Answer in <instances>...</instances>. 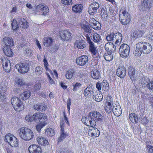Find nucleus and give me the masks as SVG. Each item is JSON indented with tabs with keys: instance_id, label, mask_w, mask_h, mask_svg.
Masks as SVG:
<instances>
[{
	"instance_id": "nucleus-1",
	"label": "nucleus",
	"mask_w": 153,
	"mask_h": 153,
	"mask_svg": "<svg viewBox=\"0 0 153 153\" xmlns=\"http://www.w3.org/2000/svg\"><path fill=\"white\" fill-rule=\"evenodd\" d=\"M19 135L22 139L26 141L31 140L34 136L32 131L26 127H22L20 129Z\"/></svg>"
},
{
	"instance_id": "nucleus-2",
	"label": "nucleus",
	"mask_w": 153,
	"mask_h": 153,
	"mask_svg": "<svg viewBox=\"0 0 153 153\" xmlns=\"http://www.w3.org/2000/svg\"><path fill=\"white\" fill-rule=\"evenodd\" d=\"M11 103L14 108L19 111L24 108V105L22 102L18 97H14L11 99Z\"/></svg>"
},
{
	"instance_id": "nucleus-3",
	"label": "nucleus",
	"mask_w": 153,
	"mask_h": 153,
	"mask_svg": "<svg viewBox=\"0 0 153 153\" xmlns=\"http://www.w3.org/2000/svg\"><path fill=\"white\" fill-rule=\"evenodd\" d=\"M119 19L123 25H127L130 21V15L126 10H122L120 13Z\"/></svg>"
},
{
	"instance_id": "nucleus-4",
	"label": "nucleus",
	"mask_w": 153,
	"mask_h": 153,
	"mask_svg": "<svg viewBox=\"0 0 153 153\" xmlns=\"http://www.w3.org/2000/svg\"><path fill=\"white\" fill-rule=\"evenodd\" d=\"M130 51L129 46L126 44H123L121 45L119 52L121 57L126 58L129 56Z\"/></svg>"
},
{
	"instance_id": "nucleus-5",
	"label": "nucleus",
	"mask_w": 153,
	"mask_h": 153,
	"mask_svg": "<svg viewBox=\"0 0 153 153\" xmlns=\"http://www.w3.org/2000/svg\"><path fill=\"white\" fill-rule=\"evenodd\" d=\"M4 141L8 142L13 147H17L18 145L16 138L10 133L6 135Z\"/></svg>"
},
{
	"instance_id": "nucleus-6",
	"label": "nucleus",
	"mask_w": 153,
	"mask_h": 153,
	"mask_svg": "<svg viewBox=\"0 0 153 153\" xmlns=\"http://www.w3.org/2000/svg\"><path fill=\"white\" fill-rule=\"evenodd\" d=\"M128 75L132 81H136L139 78V73L133 66H130L128 68Z\"/></svg>"
},
{
	"instance_id": "nucleus-7",
	"label": "nucleus",
	"mask_w": 153,
	"mask_h": 153,
	"mask_svg": "<svg viewBox=\"0 0 153 153\" xmlns=\"http://www.w3.org/2000/svg\"><path fill=\"white\" fill-rule=\"evenodd\" d=\"M145 44L146 42H139L136 44V49L134 53L135 56H139L142 53H143Z\"/></svg>"
},
{
	"instance_id": "nucleus-8",
	"label": "nucleus",
	"mask_w": 153,
	"mask_h": 153,
	"mask_svg": "<svg viewBox=\"0 0 153 153\" xmlns=\"http://www.w3.org/2000/svg\"><path fill=\"white\" fill-rule=\"evenodd\" d=\"M15 67L19 72L22 73H25L27 72L29 69L28 65L25 63L17 64Z\"/></svg>"
},
{
	"instance_id": "nucleus-9",
	"label": "nucleus",
	"mask_w": 153,
	"mask_h": 153,
	"mask_svg": "<svg viewBox=\"0 0 153 153\" xmlns=\"http://www.w3.org/2000/svg\"><path fill=\"white\" fill-rule=\"evenodd\" d=\"M36 9L37 12H40L44 16H46L49 12L48 7L45 5L39 4L36 6Z\"/></svg>"
},
{
	"instance_id": "nucleus-10",
	"label": "nucleus",
	"mask_w": 153,
	"mask_h": 153,
	"mask_svg": "<svg viewBox=\"0 0 153 153\" xmlns=\"http://www.w3.org/2000/svg\"><path fill=\"white\" fill-rule=\"evenodd\" d=\"M76 61L77 65L79 66H83L88 62V57L86 56H82L76 58Z\"/></svg>"
},
{
	"instance_id": "nucleus-11",
	"label": "nucleus",
	"mask_w": 153,
	"mask_h": 153,
	"mask_svg": "<svg viewBox=\"0 0 153 153\" xmlns=\"http://www.w3.org/2000/svg\"><path fill=\"white\" fill-rule=\"evenodd\" d=\"M100 7L99 4L97 2H94L91 4L88 8V12L91 15L95 13L97 10Z\"/></svg>"
},
{
	"instance_id": "nucleus-12",
	"label": "nucleus",
	"mask_w": 153,
	"mask_h": 153,
	"mask_svg": "<svg viewBox=\"0 0 153 153\" xmlns=\"http://www.w3.org/2000/svg\"><path fill=\"white\" fill-rule=\"evenodd\" d=\"M59 34L61 38L64 40L67 41L71 38V33L68 30L60 31Z\"/></svg>"
},
{
	"instance_id": "nucleus-13",
	"label": "nucleus",
	"mask_w": 153,
	"mask_h": 153,
	"mask_svg": "<svg viewBox=\"0 0 153 153\" xmlns=\"http://www.w3.org/2000/svg\"><path fill=\"white\" fill-rule=\"evenodd\" d=\"M1 59L2 61V64L5 71L7 72H9L10 71L11 68V65L10 61L7 59H5L4 58L3 59L2 57Z\"/></svg>"
},
{
	"instance_id": "nucleus-14",
	"label": "nucleus",
	"mask_w": 153,
	"mask_h": 153,
	"mask_svg": "<svg viewBox=\"0 0 153 153\" xmlns=\"http://www.w3.org/2000/svg\"><path fill=\"white\" fill-rule=\"evenodd\" d=\"M117 76L122 78H123L126 75V69L123 66H119L116 72Z\"/></svg>"
},
{
	"instance_id": "nucleus-15",
	"label": "nucleus",
	"mask_w": 153,
	"mask_h": 153,
	"mask_svg": "<svg viewBox=\"0 0 153 153\" xmlns=\"http://www.w3.org/2000/svg\"><path fill=\"white\" fill-rule=\"evenodd\" d=\"M47 115L45 114L42 113H38L36 116V118H37L36 123H39L42 124L46 123L45 121L47 120Z\"/></svg>"
},
{
	"instance_id": "nucleus-16",
	"label": "nucleus",
	"mask_w": 153,
	"mask_h": 153,
	"mask_svg": "<svg viewBox=\"0 0 153 153\" xmlns=\"http://www.w3.org/2000/svg\"><path fill=\"white\" fill-rule=\"evenodd\" d=\"M28 150L30 153H42L41 148L36 145H30L29 147Z\"/></svg>"
},
{
	"instance_id": "nucleus-17",
	"label": "nucleus",
	"mask_w": 153,
	"mask_h": 153,
	"mask_svg": "<svg viewBox=\"0 0 153 153\" xmlns=\"http://www.w3.org/2000/svg\"><path fill=\"white\" fill-rule=\"evenodd\" d=\"M105 48L106 51L111 53L114 52L116 50V46L112 42L106 43Z\"/></svg>"
},
{
	"instance_id": "nucleus-18",
	"label": "nucleus",
	"mask_w": 153,
	"mask_h": 153,
	"mask_svg": "<svg viewBox=\"0 0 153 153\" xmlns=\"http://www.w3.org/2000/svg\"><path fill=\"white\" fill-rule=\"evenodd\" d=\"M82 121L84 123L88 126H93L95 125V122L92 120H90L88 117H82Z\"/></svg>"
},
{
	"instance_id": "nucleus-19",
	"label": "nucleus",
	"mask_w": 153,
	"mask_h": 153,
	"mask_svg": "<svg viewBox=\"0 0 153 153\" xmlns=\"http://www.w3.org/2000/svg\"><path fill=\"white\" fill-rule=\"evenodd\" d=\"M88 132L91 133V136L92 137H98L100 134V131L97 128H95L93 126L91 127Z\"/></svg>"
},
{
	"instance_id": "nucleus-20",
	"label": "nucleus",
	"mask_w": 153,
	"mask_h": 153,
	"mask_svg": "<svg viewBox=\"0 0 153 153\" xmlns=\"http://www.w3.org/2000/svg\"><path fill=\"white\" fill-rule=\"evenodd\" d=\"M89 48L91 53L93 55L94 57L97 58L98 55V54L97 50V48L94 46V43L89 45Z\"/></svg>"
},
{
	"instance_id": "nucleus-21",
	"label": "nucleus",
	"mask_w": 153,
	"mask_h": 153,
	"mask_svg": "<svg viewBox=\"0 0 153 153\" xmlns=\"http://www.w3.org/2000/svg\"><path fill=\"white\" fill-rule=\"evenodd\" d=\"M33 107L36 110L42 111H45L46 109V106L45 104L40 103L35 104Z\"/></svg>"
},
{
	"instance_id": "nucleus-22",
	"label": "nucleus",
	"mask_w": 153,
	"mask_h": 153,
	"mask_svg": "<svg viewBox=\"0 0 153 153\" xmlns=\"http://www.w3.org/2000/svg\"><path fill=\"white\" fill-rule=\"evenodd\" d=\"M36 138V140L38 143L40 145L45 146L48 144V140L42 136H38Z\"/></svg>"
},
{
	"instance_id": "nucleus-23",
	"label": "nucleus",
	"mask_w": 153,
	"mask_h": 153,
	"mask_svg": "<svg viewBox=\"0 0 153 153\" xmlns=\"http://www.w3.org/2000/svg\"><path fill=\"white\" fill-rule=\"evenodd\" d=\"M150 81L149 79L147 77H143L139 80V83H140L141 85H143L144 87H148L149 86Z\"/></svg>"
},
{
	"instance_id": "nucleus-24",
	"label": "nucleus",
	"mask_w": 153,
	"mask_h": 153,
	"mask_svg": "<svg viewBox=\"0 0 153 153\" xmlns=\"http://www.w3.org/2000/svg\"><path fill=\"white\" fill-rule=\"evenodd\" d=\"M91 76L94 79H98L101 78L100 73L97 69L92 70L91 71Z\"/></svg>"
},
{
	"instance_id": "nucleus-25",
	"label": "nucleus",
	"mask_w": 153,
	"mask_h": 153,
	"mask_svg": "<svg viewBox=\"0 0 153 153\" xmlns=\"http://www.w3.org/2000/svg\"><path fill=\"white\" fill-rule=\"evenodd\" d=\"M18 22H19V26L22 28L26 29L28 27V23L27 21L22 18H19L18 19Z\"/></svg>"
},
{
	"instance_id": "nucleus-26",
	"label": "nucleus",
	"mask_w": 153,
	"mask_h": 153,
	"mask_svg": "<svg viewBox=\"0 0 153 153\" xmlns=\"http://www.w3.org/2000/svg\"><path fill=\"white\" fill-rule=\"evenodd\" d=\"M3 41L5 44L4 46L10 47L14 45L13 41L12 38L5 37L3 39Z\"/></svg>"
},
{
	"instance_id": "nucleus-27",
	"label": "nucleus",
	"mask_w": 153,
	"mask_h": 153,
	"mask_svg": "<svg viewBox=\"0 0 153 153\" xmlns=\"http://www.w3.org/2000/svg\"><path fill=\"white\" fill-rule=\"evenodd\" d=\"M93 99L97 102L101 101L103 99V96L101 93L100 91L95 92L93 95Z\"/></svg>"
},
{
	"instance_id": "nucleus-28",
	"label": "nucleus",
	"mask_w": 153,
	"mask_h": 153,
	"mask_svg": "<svg viewBox=\"0 0 153 153\" xmlns=\"http://www.w3.org/2000/svg\"><path fill=\"white\" fill-rule=\"evenodd\" d=\"M31 92L29 91H25L20 94V98L23 100L28 99L31 95Z\"/></svg>"
},
{
	"instance_id": "nucleus-29",
	"label": "nucleus",
	"mask_w": 153,
	"mask_h": 153,
	"mask_svg": "<svg viewBox=\"0 0 153 153\" xmlns=\"http://www.w3.org/2000/svg\"><path fill=\"white\" fill-rule=\"evenodd\" d=\"M79 49H83L85 47V41L82 40H76L74 44Z\"/></svg>"
},
{
	"instance_id": "nucleus-30",
	"label": "nucleus",
	"mask_w": 153,
	"mask_h": 153,
	"mask_svg": "<svg viewBox=\"0 0 153 153\" xmlns=\"http://www.w3.org/2000/svg\"><path fill=\"white\" fill-rule=\"evenodd\" d=\"M3 52L4 54L8 57L13 56V53L10 47H8L7 46H4Z\"/></svg>"
},
{
	"instance_id": "nucleus-31",
	"label": "nucleus",
	"mask_w": 153,
	"mask_h": 153,
	"mask_svg": "<svg viewBox=\"0 0 153 153\" xmlns=\"http://www.w3.org/2000/svg\"><path fill=\"white\" fill-rule=\"evenodd\" d=\"M83 8L82 5L81 4H76L72 7V9L74 12L80 13L82 12Z\"/></svg>"
},
{
	"instance_id": "nucleus-32",
	"label": "nucleus",
	"mask_w": 153,
	"mask_h": 153,
	"mask_svg": "<svg viewBox=\"0 0 153 153\" xmlns=\"http://www.w3.org/2000/svg\"><path fill=\"white\" fill-rule=\"evenodd\" d=\"M113 112L114 114L116 116H120L122 114V111L120 106H114L113 108Z\"/></svg>"
},
{
	"instance_id": "nucleus-33",
	"label": "nucleus",
	"mask_w": 153,
	"mask_h": 153,
	"mask_svg": "<svg viewBox=\"0 0 153 153\" xmlns=\"http://www.w3.org/2000/svg\"><path fill=\"white\" fill-rule=\"evenodd\" d=\"M146 45L144 47V50L143 53L145 54L149 53L152 51V47L151 45L148 43L146 42Z\"/></svg>"
},
{
	"instance_id": "nucleus-34",
	"label": "nucleus",
	"mask_w": 153,
	"mask_h": 153,
	"mask_svg": "<svg viewBox=\"0 0 153 153\" xmlns=\"http://www.w3.org/2000/svg\"><path fill=\"white\" fill-rule=\"evenodd\" d=\"M144 33L143 30H136L133 33L132 37L135 39L142 37Z\"/></svg>"
},
{
	"instance_id": "nucleus-35",
	"label": "nucleus",
	"mask_w": 153,
	"mask_h": 153,
	"mask_svg": "<svg viewBox=\"0 0 153 153\" xmlns=\"http://www.w3.org/2000/svg\"><path fill=\"white\" fill-rule=\"evenodd\" d=\"M91 37L92 40L95 42H100L101 40L100 36L97 33L91 34Z\"/></svg>"
},
{
	"instance_id": "nucleus-36",
	"label": "nucleus",
	"mask_w": 153,
	"mask_h": 153,
	"mask_svg": "<svg viewBox=\"0 0 153 153\" xmlns=\"http://www.w3.org/2000/svg\"><path fill=\"white\" fill-rule=\"evenodd\" d=\"M5 87H3L0 85V100H3L5 99L6 96L5 94Z\"/></svg>"
},
{
	"instance_id": "nucleus-37",
	"label": "nucleus",
	"mask_w": 153,
	"mask_h": 153,
	"mask_svg": "<svg viewBox=\"0 0 153 153\" xmlns=\"http://www.w3.org/2000/svg\"><path fill=\"white\" fill-rule=\"evenodd\" d=\"M53 39L51 37L45 38L44 41V45L47 47L50 46L52 44Z\"/></svg>"
},
{
	"instance_id": "nucleus-38",
	"label": "nucleus",
	"mask_w": 153,
	"mask_h": 153,
	"mask_svg": "<svg viewBox=\"0 0 153 153\" xmlns=\"http://www.w3.org/2000/svg\"><path fill=\"white\" fill-rule=\"evenodd\" d=\"M104 57L105 59L108 61H111L113 58V55L111 52H107L105 53L104 55Z\"/></svg>"
},
{
	"instance_id": "nucleus-39",
	"label": "nucleus",
	"mask_w": 153,
	"mask_h": 153,
	"mask_svg": "<svg viewBox=\"0 0 153 153\" xmlns=\"http://www.w3.org/2000/svg\"><path fill=\"white\" fill-rule=\"evenodd\" d=\"M19 22H17L16 20L15 19L13 20L11 23V25L13 30H16L19 28Z\"/></svg>"
},
{
	"instance_id": "nucleus-40",
	"label": "nucleus",
	"mask_w": 153,
	"mask_h": 153,
	"mask_svg": "<svg viewBox=\"0 0 153 153\" xmlns=\"http://www.w3.org/2000/svg\"><path fill=\"white\" fill-rule=\"evenodd\" d=\"M45 134L48 137H51L54 134V130L51 128H49L46 130Z\"/></svg>"
},
{
	"instance_id": "nucleus-41",
	"label": "nucleus",
	"mask_w": 153,
	"mask_h": 153,
	"mask_svg": "<svg viewBox=\"0 0 153 153\" xmlns=\"http://www.w3.org/2000/svg\"><path fill=\"white\" fill-rule=\"evenodd\" d=\"M74 71L72 70H70L67 71L65 76L67 79H70L72 77Z\"/></svg>"
},
{
	"instance_id": "nucleus-42",
	"label": "nucleus",
	"mask_w": 153,
	"mask_h": 153,
	"mask_svg": "<svg viewBox=\"0 0 153 153\" xmlns=\"http://www.w3.org/2000/svg\"><path fill=\"white\" fill-rule=\"evenodd\" d=\"M97 115L96 119V122L97 123H101L104 120V117L99 112H97Z\"/></svg>"
},
{
	"instance_id": "nucleus-43",
	"label": "nucleus",
	"mask_w": 153,
	"mask_h": 153,
	"mask_svg": "<svg viewBox=\"0 0 153 153\" xmlns=\"http://www.w3.org/2000/svg\"><path fill=\"white\" fill-rule=\"evenodd\" d=\"M102 85L103 90L104 91L108 90L109 88V84L106 80H104L102 82Z\"/></svg>"
},
{
	"instance_id": "nucleus-44",
	"label": "nucleus",
	"mask_w": 153,
	"mask_h": 153,
	"mask_svg": "<svg viewBox=\"0 0 153 153\" xmlns=\"http://www.w3.org/2000/svg\"><path fill=\"white\" fill-rule=\"evenodd\" d=\"M114 33H111L107 35L106 39L107 41L113 42L114 41Z\"/></svg>"
},
{
	"instance_id": "nucleus-45",
	"label": "nucleus",
	"mask_w": 153,
	"mask_h": 153,
	"mask_svg": "<svg viewBox=\"0 0 153 153\" xmlns=\"http://www.w3.org/2000/svg\"><path fill=\"white\" fill-rule=\"evenodd\" d=\"M101 16L103 20H106L108 16L107 11L104 9L102 10V12L101 13Z\"/></svg>"
},
{
	"instance_id": "nucleus-46",
	"label": "nucleus",
	"mask_w": 153,
	"mask_h": 153,
	"mask_svg": "<svg viewBox=\"0 0 153 153\" xmlns=\"http://www.w3.org/2000/svg\"><path fill=\"white\" fill-rule=\"evenodd\" d=\"M114 40H117L121 41L122 39V35L121 33H116L114 34Z\"/></svg>"
},
{
	"instance_id": "nucleus-47",
	"label": "nucleus",
	"mask_w": 153,
	"mask_h": 153,
	"mask_svg": "<svg viewBox=\"0 0 153 153\" xmlns=\"http://www.w3.org/2000/svg\"><path fill=\"white\" fill-rule=\"evenodd\" d=\"M67 136V134L65 132H61L60 137L58 139V142H61L65 139Z\"/></svg>"
},
{
	"instance_id": "nucleus-48",
	"label": "nucleus",
	"mask_w": 153,
	"mask_h": 153,
	"mask_svg": "<svg viewBox=\"0 0 153 153\" xmlns=\"http://www.w3.org/2000/svg\"><path fill=\"white\" fill-rule=\"evenodd\" d=\"M59 48V46L58 45H55L52 46L50 47L48 49L50 50L52 52H55L57 51Z\"/></svg>"
},
{
	"instance_id": "nucleus-49",
	"label": "nucleus",
	"mask_w": 153,
	"mask_h": 153,
	"mask_svg": "<svg viewBox=\"0 0 153 153\" xmlns=\"http://www.w3.org/2000/svg\"><path fill=\"white\" fill-rule=\"evenodd\" d=\"M81 84L80 83L78 82H76L75 84H73V88L72 90L74 92H76L78 88L81 86Z\"/></svg>"
},
{
	"instance_id": "nucleus-50",
	"label": "nucleus",
	"mask_w": 153,
	"mask_h": 153,
	"mask_svg": "<svg viewBox=\"0 0 153 153\" xmlns=\"http://www.w3.org/2000/svg\"><path fill=\"white\" fill-rule=\"evenodd\" d=\"M26 55L27 56H30L33 54V52L31 49L26 48L25 50Z\"/></svg>"
},
{
	"instance_id": "nucleus-51",
	"label": "nucleus",
	"mask_w": 153,
	"mask_h": 153,
	"mask_svg": "<svg viewBox=\"0 0 153 153\" xmlns=\"http://www.w3.org/2000/svg\"><path fill=\"white\" fill-rule=\"evenodd\" d=\"M47 123H44V124L39 123V124L36 126V128L38 132H39L41 129Z\"/></svg>"
},
{
	"instance_id": "nucleus-52",
	"label": "nucleus",
	"mask_w": 153,
	"mask_h": 153,
	"mask_svg": "<svg viewBox=\"0 0 153 153\" xmlns=\"http://www.w3.org/2000/svg\"><path fill=\"white\" fill-rule=\"evenodd\" d=\"M100 25L98 21L96 22L91 27L95 30H98L100 28Z\"/></svg>"
},
{
	"instance_id": "nucleus-53",
	"label": "nucleus",
	"mask_w": 153,
	"mask_h": 153,
	"mask_svg": "<svg viewBox=\"0 0 153 153\" xmlns=\"http://www.w3.org/2000/svg\"><path fill=\"white\" fill-rule=\"evenodd\" d=\"M42 68L40 66L37 67L35 69V71L37 75L41 74L42 72Z\"/></svg>"
},
{
	"instance_id": "nucleus-54",
	"label": "nucleus",
	"mask_w": 153,
	"mask_h": 153,
	"mask_svg": "<svg viewBox=\"0 0 153 153\" xmlns=\"http://www.w3.org/2000/svg\"><path fill=\"white\" fill-rule=\"evenodd\" d=\"M62 4L66 5L72 4V0H61Z\"/></svg>"
},
{
	"instance_id": "nucleus-55",
	"label": "nucleus",
	"mask_w": 153,
	"mask_h": 153,
	"mask_svg": "<svg viewBox=\"0 0 153 153\" xmlns=\"http://www.w3.org/2000/svg\"><path fill=\"white\" fill-rule=\"evenodd\" d=\"M38 113H36L32 116H30V121H34L36 123L37 118H36V116Z\"/></svg>"
},
{
	"instance_id": "nucleus-56",
	"label": "nucleus",
	"mask_w": 153,
	"mask_h": 153,
	"mask_svg": "<svg viewBox=\"0 0 153 153\" xmlns=\"http://www.w3.org/2000/svg\"><path fill=\"white\" fill-rule=\"evenodd\" d=\"M147 151L148 153H153V147L151 146H147Z\"/></svg>"
},
{
	"instance_id": "nucleus-57",
	"label": "nucleus",
	"mask_w": 153,
	"mask_h": 153,
	"mask_svg": "<svg viewBox=\"0 0 153 153\" xmlns=\"http://www.w3.org/2000/svg\"><path fill=\"white\" fill-rule=\"evenodd\" d=\"M102 87V82H98L97 83L96 87L99 91L101 90Z\"/></svg>"
},
{
	"instance_id": "nucleus-58",
	"label": "nucleus",
	"mask_w": 153,
	"mask_h": 153,
	"mask_svg": "<svg viewBox=\"0 0 153 153\" xmlns=\"http://www.w3.org/2000/svg\"><path fill=\"white\" fill-rule=\"evenodd\" d=\"M18 84L20 85H23L25 84V82L24 81L22 78H19L18 79Z\"/></svg>"
},
{
	"instance_id": "nucleus-59",
	"label": "nucleus",
	"mask_w": 153,
	"mask_h": 153,
	"mask_svg": "<svg viewBox=\"0 0 153 153\" xmlns=\"http://www.w3.org/2000/svg\"><path fill=\"white\" fill-rule=\"evenodd\" d=\"M112 107L106 106L105 108V109L106 112L108 113H111L112 111Z\"/></svg>"
},
{
	"instance_id": "nucleus-60",
	"label": "nucleus",
	"mask_w": 153,
	"mask_h": 153,
	"mask_svg": "<svg viewBox=\"0 0 153 153\" xmlns=\"http://www.w3.org/2000/svg\"><path fill=\"white\" fill-rule=\"evenodd\" d=\"M135 114L134 113H131L129 114V119L132 122H133L134 120V118L135 117Z\"/></svg>"
},
{
	"instance_id": "nucleus-61",
	"label": "nucleus",
	"mask_w": 153,
	"mask_h": 153,
	"mask_svg": "<svg viewBox=\"0 0 153 153\" xmlns=\"http://www.w3.org/2000/svg\"><path fill=\"white\" fill-rule=\"evenodd\" d=\"M97 21L94 18H91L89 19V25L91 27Z\"/></svg>"
},
{
	"instance_id": "nucleus-62",
	"label": "nucleus",
	"mask_w": 153,
	"mask_h": 153,
	"mask_svg": "<svg viewBox=\"0 0 153 153\" xmlns=\"http://www.w3.org/2000/svg\"><path fill=\"white\" fill-rule=\"evenodd\" d=\"M97 112V111H94L93 112V121H94L95 122V123L96 122V119L97 116V113H96Z\"/></svg>"
},
{
	"instance_id": "nucleus-63",
	"label": "nucleus",
	"mask_w": 153,
	"mask_h": 153,
	"mask_svg": "<svg viewBox=\"0 0 153 153\" xmlns=\"http://www.w3.org/2000/svg\"><path fill=\"white\" fill-rule=\"evenodd\" d=\"M93 112H91L89 113L88 115V117L90 120H93Z\"/></svg>"
},
{
	"instance_id": "nucleus-64",
	"label": "nucleus",
	"mask_w": 153,
	"mask_h": 153,
	"mask_svg": "<svg viewBox=\"0 0 153 153\" xmlns=\"http://www.w3.org/2000/svg\"><path fill=\"white\" fill-rule=\"evenodd\" d=\"M148 88L150 90H153V81H150L149 84V86Z\"/></svg>"
}]
</instances>
